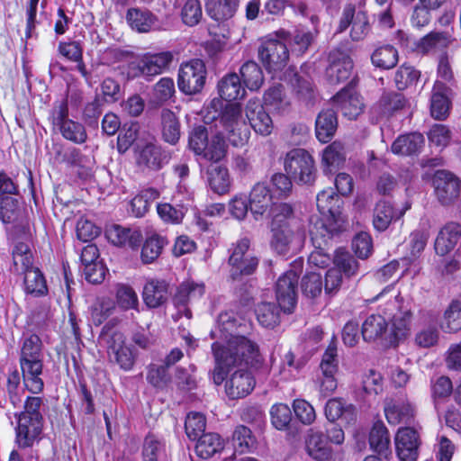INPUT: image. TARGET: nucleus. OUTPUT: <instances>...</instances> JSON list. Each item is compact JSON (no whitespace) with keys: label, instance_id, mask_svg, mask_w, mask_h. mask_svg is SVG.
<instances>
[{"label":"nucleus","instance_id":"6ab92c4d","mask_svg":"<svg viewBox=\"0 0 461 461\" xmlns=\"http://www.w3.org/2000/svg\"><path fill=\"white\" fill-rule=\"evenodd\" d=\"M343 220L330 219L321 215L312 217L309 233L313 246H327L334 233L342 228Z\"/></svg>","mask_w":461,"mask_h":461},{"label":"nucleus","instance_id":"ddd939ff","mask_svg":"<svg viewBox=\"0 0 461 461\" xmlns=\"http://www.w3.org/2000/svg\"><path fill=\"white\" fill-rule=\"evenodd\" d=\"M434 193L444 206L454 203L460 195L461 180L447 170H437L432 179Z\"/></svg>","mask_w":461,"mask_h":461},{"label":"nucleus","instance_id":"58836bf2","mask_svg":"<svg viewBox=\"0 0 461 461\" xmlns=\"http://www.w3.org/2000/svg\"><path fill=\"white\" fill-rule=\"evenodd\" d=\"M346 159L344 145L340 141H333L322 151L321 164L325 174H331L343 165Z\"/></svg>","mask_w":461,"mask_h":461},{"label":"nucleus","instance_id":"a18cd8bd","mask_svg":"<svg viewBox=\"0 0 461 461\" xmlns=\"http://www.w3.org/2000/svg\"><path fill=\"white\" fill-rule=\"evenodd\" d=\"M161 126L163 140L171 145L176 144L181 135L180 123L171 110L161 111Z\"/></svg>","mask_w":461,"mask_h":461},{"label":"nucleus","instance_id":"f257e3e1","mask_svg":"<svg viewBox=\"0 0 461 461\" xmlns=\"http://www.w3.org/2000/svg\"><path fill=\"white\" fill-rule=\"evenodd\" d=\"M242 328L233 312H222L211 332L212 337L217 339L212 345L215 360L212 379L216 385L223 383L231 366L242 362L255 366L263 360L258 345L240 334Z\"/></svg>","mask_w":461,"mask_h":461},{"label":"nucleus","instance_id":"423d86ee","mask_svg":"<svg viewBox=\"0 0 461 461\" xmlns=\"http://www.w3.org/2000/svg\"><path fill=\"white\" fill-rule=\"evenodd\" d=\"M284 167L287 175L297 183L312 184L315 180L314 159L304 149H293L288 151L285 158Z\"/></svg>","mask_w":461,"mask_h":461},{"label":"nucleus","instance_id":"393cba45","mask_svg":"<svg viewBox=\"0 0 461 461\" xmlns=\"http://www.w3.org/2000/svg\"><path fill=\"white\" fill-rule=\"evenodd\" d=\"M249 210L256 221L263 218L272 203V195L268 186L262 182L255 184L250 191Z\"/></svg>","mask_w":461,"mask_h":461},{"label":"nucleus","instance_id":"412c9836","mask_svg":"<svg viewBox=\"0 0 461 461\" xmlns=\"http://www.w3.org/2000/svg\"><path fill=\"white\" fill-rule=\"evenodd\" d=\"M333 102L342 115L349 120L357 119L365 107L363 98L352 86L341 89L334 95Z\"/></svg>","mask_w":461,"mask_h":461},{"label":"nucleus","instance_id":"f704fd0d","mask_svg":"<svg viewBox=\"0 0 461 461\" xmlns=\"http://www.w3.org/2000/svg\"><path fill=\"white\" fill-rule=\"evenodd\" d=\"M269 214L271 216V229L299 227L298 221L294 215V209L289 203H273Z\"/></svg>","mask_w":461,"mask_h":461},{"label":"nucleus","instance_id":"c756f323","mask_svg":"<svg viewBox=\"0 0 461 461\" xmlns=\"http://www.w3.org/2000/svg\"><path fill=\"white\" fill-rule=\"evenodd\" d=\"M317 208L320 213L330 219L343 220L341 206L343 201L333 188L329 187L321 191L316 197Z\"/></svg>","mask_w":461,"mask_h":461},{"label":"nucleus","instance_id":"7ed1b4c3","mask_svg":"<svg viewBox=\"0 0 461 461\" xmlns=\"http://www.w3.org/2000/svg\"><path fill=\"white\" fill-rule=\"evenodd\" d=\"M41 340L39 336L32 334L23 340L20 366L25 388L32 393H40L44 386L41 377L43 369V354Z\"/></svg>","mask_w":461,"mask_h":461},{"label":"nucleus","instance_id":"c9c22d12","mask_svg":"<svg viewBox=\"0 0 461 461\" xmlns=\"http://www.w3.org/2000/svg\"><path fill=\"white\" fill-rule=\"evenodd\" d=\"M337 114L332 109L322 110L317 116L315 122V132L317 139L327 143L333 137L337 131Z\"/></svg>","mask_w":461,"mask_h":461},{"label":"nucleus","instance_id":"bb28decb","mask_svg":"<svg viewBox=\"0 0 461 461\" xmlns=\"http://www.w3.org/2000/svg\"><path fill=\"white\" fill-rule=\"evenodd\" d=\"M420 314L426 325L416 333L415 343L424 348L433 347L439 339V331L437 328L438 316L429 311H421Z\"/></svg>","mask_w":461,"mask_h":461},{"label":"nucleus","instance_id":"ea45409f","mask_svg":"<svg viewBox=\"0 0 461 461\" xmlns=\"http://www.w3.org/2000/svg\"><path fill=\"white\" fill-rule=\"evenodd\" d=\"M310 20L314 26V32L298 29L294 32L293 36L290 34V37L286 41H289L291 45L292 53L297 56L303 54L308 50L318 32L316 26L319 23V17L315 14H312Z\"/></svg>","mask_w":461,"mask_h":461},{"label":"nucleus","instance_id":"a19ab883","mask_svg":"<svg viewBox=\"0 0 461 461\" xmlns=\"http://www.w3.org/2000/svg\"><path fill=\"white\" fill-rule=\"evenodd\" d=\"M130 27L138 32H149L157 22L156 16L146 9L130 8L126 14Z\"/></svg>","mask_w":461,"mask_h":461},{"label":"nucleus","instance_id":"bf43d9fd","mask_svg":"<svg viewBox=\"0 0 461 461\" xmlns=\"http://www.w3.org/2000/svg\"><path fill=\"white\" fill-rule=\"evenodd\" d=\"M225 154L226 143L224 136L221 132H219L208 140V145L205 147V150L201 152L199 156H202L207 160L218 162L225 157Z\"/></svg>","mask_w":461,"mask_h":461},{"label":"nucleus","instance_id":"9b49d317","mask_svg":"<svg viewBox=\"0 0 461 461\" xmlns=\"http://www.w3.org/2000/svg\"><path fill=\"white\" fill-rule=\"evenodd\" d=\"M206 74L205 65L201 59H192L182 64L177 79L179 90L190 95L199 93L205 84Z\"/></svg>","mask_w":461,"mask_h":461},{"label":"nucleus","instance_id":"49530a36","mask_svg":"<svg viewBox=\"0 0 461 461\" xmlns=\"http://www.w3.org/2000/svg\"><path fill=\"white\" fill-rule=\"evenodd\" d=\"M223 449V440L217 433H204L197 438L196 454L207 459Z\"/></svg>","mask_w":461,"mask_h":461},{"label":"nucleus","instance_id":"2f4dec72","mask_svg":"<svg viewBox=\"0 0 461 461\" xmlns=\"http://www.w3.org/2000/svg\"><path fill=\"white\" fill-rule=\"evenodd\" d=\"M105 233L109 241L117 246L128 245L134 248L139 246L142 240V235L139 230L117 224L107 228Z\"/></svg>","mask_w":461,"mask_h":461},{"label":"nucleus","instance_id":"2eb2a0df","mask_svg":"<svg viewBox=\"0 0 461 461\" xmlns=\"http://www.w3.org/2000/svg\"><path fill=\"white\" fill-rule=\"evenodd\" d=\"M107 353L112 362L125 370H131L135 363V354L131 346L125 343V337L120 331L113 332L106 340Z\"/></svg>","mask_w":461,"mask_h":461},{"label":"nucleus","instance_id":"4c0bfd02","mask_svg":"<svg viewBox=\"0 0 461 461\" xmlns=\"http://www.w3.org/2000/svg\"><path fill=\"white\" fill-rule=\"evenodd\" d=\"M409 208L410 206H407L404 210L396 212L391 203L380 201L376 203L374 211L373 224L375 229L378 231L385 230L392 221L400 219Z\"/></svg>","mask_w":461,"mask_h":461},{"label":"nucleus","instance_id":"8fccbe9b","mask_svg":"<svg viewBox=\"0 0 461 461\" xmlns=\"http://www.w3.org/2000/svg\"><path fill=\"white\" fill-rule=\"evenodd\" d=\"M398 50L392 45L381 46L371 56L372 64L381 69H391L398 63Z\"/></svg>","mask_w":461,"mask_h":461},{"label":"nucleus","instance_id":"0e129e2a","mask_svg":"<svg viewBox=\"0 0 461 461\" xmlns=\"http://www.w3.org/2000/svg\"><path fill=\"white\" fill-rule=\"evenodd\" d=\"M420 77V72L411 66L402 65L395 72L394 84L397 89L404 90L414 85Z\"/></svg>","mask_w":461,"mask_h":461},{"label":"nucleus","instance_id":"f03ea898","mask_svg":"<svg viewBox=\"0 0 461 461\" xmlns=\"http://www.w3.org/2000/svg\"><path fill=\"white\" fill-rule=\"evenodd\" d=\"M221 101L213 99L210 105L206 107L204 115L205 122L216 120L222 127L229 142L235 147L245 145L250 136L249 126L242 116L241 107L238 104H227L221 112L218 111L221 107Z\"/></svg>","mask_w":461,"mask_h":461},{"label":"nucleus","instance_id":"864d4df0","mask_svg":"<svg viewBox=\"0 0 461 461\" xmlns=\"http://www.w3.org/2000/svg\"><path fill=\"white\" fill-rule=\"evenodd\" d=\"M159 196L155 188H147L138 194L131 202V210L135 217H142L149 209L150 204Z\"/></svg>","mask_w":461,"mask_h":461},{"label":"nucleus","instance_id":"5fc2aeb1","mask_svg":"<svg viewBox=\"0 0 461 461\" xmlns=\"http://www.w3.org/2000/svg\"><path fill=\"white\" fill-rule=\"evenodd\" d=\"M280 309L274 303H261L257 305L255 313L260 325L274 328L279 323Z\"/></svg>","mask_w":461,"mask_h":461},{"label":"nucleus","instance_id":"9d476101","mask_svg":"<svg viewBox=\"0 0 461 461\" xmlns=\"http://www.w3.org/2000/svg\"><path fill=\"white\" fill-rule=\"evenodd\" d=\"M263 360L255 366L245 364L244 362L238 364L235 366H231L230 371L237 368L226 381L225 392L230 400H238L249 395L255 387V379L251 373L248 370V367L258 368L261 366Z\"/></svg>","mask_w":461,"mask_h":461},{"label":"nucleus","instance_id":"13d9d810","mask_svg":"<svg viewBox=\"0 0 461 461\" xmlns=\"http://www.w3.org/2000/svg\"><path fill=\"white\" fill-rule=\"evenodd\" d=\"M234 447L240 453L249 452L256 447V438L252 431L244 425L237 426L232 434Z\"/></svg>","mask_w":461,"mask_h":461},{"label":"nucleus","instance_id":"3c124183","mask_svg":"<svg viewBox=\"0 0 461 461\" xmlns=\"http://www.w3.org/2000/svg\"><path fill=\"white\" fill-rule=\"evenodd\" d=\"M23 275L25 292L27 294L35 297L43 296L48 294L46 279L38 267L27 270Z\"/></svg>","mask_w":461,"mask_h":461},{"label":"nucleus","instance_id":"09e8293b","mask_svg":"<svg viewBox=\"0 0 461 461\" xmlns=\"http://www.w3.org/2000/svg\"><path fill=\"white\" fill-rule=\"evenodd\" d=\"M175 93L174 80L167 77H162L153 86L149 103L153 106H160L169 101L174 96Z\"/></svg>","mask_w":461,"mask_h":461},{"label":"nucleus","instance_id":"774afa93","mask_svg":"<svg viewBox=\"0 0 461 461\" xmlns=\"http://www.w3.org/2000/svg\"><path fill=\"white\" fill-rule=\"evenodd\" d=\"M444 328L449 332H456L461 330V302L453 301L445 312Z\"/></svg>","mask_w":461,"mask_h":461},{"label":"nucleus","instance_id":"4468645a","mask_svg":"<svg viewBox=\"0 0 461 461\" xmlns=\"http://www.w3.org/2000/svg\"><path fill=\"white\" fill-rule=\"evenodd\" d=\"M271 247L279 255L296 253L303 247L304 231L296 228L271 229Z\"/></svg>","mask_w":461,"mask_h":461},{"label":"nucleus","instance_id":"1a4fd4ad","mask_svg":"<svg viewBox=\"0 0 461 461\" xmlns=\"http://www.w3.org/2000/svg\"><path fill=\"white\" fill-rule=\"evenodd\" d=\"M333 262L335 267L325 275L324 289L327 294L336 292L342 283V272L348 277L353 276L358 270L357 261L343 249L336 250Z\"/></svg>","mask_w":461,"mask_h":461},{"label":"nucleus","instance_id":"f8f14e48","mask_svg":"<svg viewBox=\"0 0 461 461\" xmlns=\"http://www.w3.org/2000/svg\"><path fill=\"white\" fill-rule=\"evenodd\" d=\"M229 263L232 267V276L251 275L258 265V259L250 249V241L247 238L240 239L233 244Z\"/></svg>","mask_w":461,"mask_h":461},{"label":"nucleus","instance_id":"20e7f679","mask_svg":"<svg viewBox=\"0 0 461 461\" xmlns=\"http://www.w3.org/2000/svg\"><path fill=\"white\" fill-rule=\"evenodd\" d=\"M379 311L391 321V344L396 345L406 339L411 332L412 312L403 306L400 294L390 295L384 305L379 306Z\"/></svg>","mask_w":461,"mask_h":461},{"label":"nucleus","instance_id":"69168bd1","mask_svg":"<svg viewBox=\"0 0 461 461\" xmlns=\"http://www.w3.org/2000/svg\"><path fill=\"white\" fill-rule=\"evenodd\" d=\"M116 302L118 306L124 311L131 309L139 311L138 295L130 285H119L117 286Z\"/></svg>","mask_w":461,"mask_h":461},{"label":"nucleus","instance_id":"b1692460","mask_svg":"<svg viewBox=\"0 0 461 461\" xmlns=\"http://www.w3.org/2000/svg\"><path fill=\"white\" fill-rule=\"evenodd\" d=\"M461 238V225L450 221L445 224L438 231L434 249L437 255L444 257L449 254L456 246Z\"/></svg>","mask_w":461,"mask_h":461},{"label":"nucleus","instance_id":"aec40b11","mask_svg":"<svg viewBox=\"0 0 461 461\" xmlns=\"http://www.w3.org/2000/svg\"><path fill=\"white\" fill-rule=\"evenodd\" d=\"M351 23V39L356 41L364 40L370 31L368 17L364 12L356 14L355 6L349 4L343 9L339 22V32L345 31Z\"/></svg>","mask_w":461,"mask_h":461},{"label":"nucleus","instance_id":"e2e57ef3","mask_svg":"<svg viewBox=\"0 0 461 461\" xmlns=\"http://www.w3.org/2000/svg\"><path fill=\"white\" fill-rule=\"evenodd\" d=\"M206 420L201 412H189L185 422V429L187 437L191 440H196L204 434Z\"/></svg>","mask_w":461,"mask_h":461},{"label":"nucleus","instance_id":"f3484780","mask_svg":"<svg viewBox=\"0 0 461 461\" xmlns=\"http://www.w3.org/2000/svg\"><path fill=\"white\" fill-rule=\"evenodd\" d=\"M394 444L400 461H417L420 438L415 429L409 427L399 429L394 438Z\"/></svg>","mask_w":461,"mask_h":461},{"label":"nucleus","instance_id":"de8ad7c7","mask_svg":"<svg viewBox=\"0 0 461 461\" xmlns=\"http://www.w3.org/2000/svg\"><path fill=\"white\" fill-rule=\"evenodd\" d=\"M265 104L279 114L289 111L290 101L284 94V87L281 84L269 87L264 95Z\"/></svg>","mask_w":461,"mask_h":461},{"label":"nucleus","instance_id":"a211bd4d","mask_svg":"<svg viewBox=\"0 0 461 461\" xmlns=\"http://www.w3.org/2000/svg\"><path fill=\"white\" fill-rule=\"evenodd\" d=\"M329 61L326 76L330 85L343 83L350 77L353 61L348 53L339 50H332L330 53Z\"/></svg>","mask_w":461,"mask_h":461},{"label":"nucleus","instance_id":"cd10ccee","mask_svg":"<svg viewBox=\"0 0 461 461\" xmlns=\"http://www.w3.org/2000/svg\"><path fill=\"white\" fill-rule=\"evenodd\" d=\"M307 454L316 461H329L332 456V448L327 438L321 431L310 429L305 437Z\"/></svg>","mask_w":461,"mask_h":461},{"label":"nucleus","instance_id":"7c9ffc66","mask_svg":"<svg viewBox=\"0 0 461 461\" xmlns=\"http://www.w3.org/2000/svg\"><path fill=\"white\" fill-rule=\"evenodd\" d=\"M451 90L449 86L441 80H437L434 84L430 100V113L432 117L437 120L445 119L449 112Z\"/></svg>","mask_w":461,"mask_h":461},{"label":"nucleus","instance_id":"dca6fc26","mask_svg":"<svg viewBox=\"0 0 461 461\" xmlns=\"http://www.w3.org/2000/svg\"><path fill=\"white\" fill-rule=\"evenodd\" d=\"M299 275L289 270L281 276L276 285V300L284 312H290L297 302V285Z\"/></svg>","mask_w":461,"mask_h":461},{"label":"nucleus","instance_id":"6e6552de","mask_svg":"<svg viewBox=\"0 0 461 461\" xmlns=\"http://www.w3.org/2000/svg\"><path fill=\"white\" fill-rule=\"evenodd\" d=\"M39 405H24L25 411L18 417L16 442L20 447H31L42 429V416Z\"/></svg>","mask_w":461,"mask_h":461},{"label":"nucleus","instance_id":"e433bc0d","mask_svg":"<svg viewBox=\"0 0 461 461\" xmlns=\"http://www.w3.org/2000/svg\"><path fill=\"white\" fill-rule=\"evenodd\" d=\"M383 391V377L380 373L369 370L363 375L362 387L356 393L357 401L371 402Z\"/></svg>","mask_w":461,"mask_h":461},{"label":"nucleus","instance_id":"603ef678","mask_svg":"<svg viewBox=\"0 0 461 461\" xmlns=\"http://www.w3.org/2000/svg\"><path fill=\"white\" fill-rule=\"evenodd\" d=\"M14 268L17 273L24 274L27 270L34 269L32 255L29 245L17 242L13 249Z\"/></svg>","mask_w":461,"mask_h":461},{"label":"nucleus","instance_id":"052dcab7","mask_svg":"<svg viewBox=\"0 0 461 461\" xmlns=\"http://www.w3.org/2000/svg\"><path fill=\"white\" fill-rule=\"evenodd\" d=\"M325 415L331 421L349 424L356 419L354 405H325Z\"/></svg>","mask_w":461,"mask_h":461},{"label":"nucleus","instance_id":"37998d69","mask_svg":"<svg viewBox=\"0 0 461 461\" xmlns=\"http://www.w3.org/2000/svg\"><path fill=\"white\" fill-rule=\"evenodd\" d=\"M220 96L226 101H234L245 95L239 76L235 73L225 76L218 84Z\"/></svg>","mask_w":461,"mask_h":461},{"label":"nucleus","instance_id":"5701e85b","mask_svg":"<svg viewBox=\"0 0 461 461\" xmlns=\"http://www.w3.org/2000/svg\"><path fill=\"white\" fill-rule=\"evenodd\" d=\"M137 153L138 164L153 170L160 169L171 158L168 151L152 141L138 146Z\"/></svg>","mask_w":461,"mask_h":461},{"label":"nucleus","instance_id":"a878e982","mask_svg":"<svg viewBox=\"0 0 461 461\" xmlns=\"http://www.w3.org/2000/svg\"><path fill=\"white\" fill-rule=\"evenodd\" d=\"M451 42L452 37L447 32L432 31L417 41L415 50L423 55H434L447 49Z\"/></svg>","mask_w":461,"mask_h":461},{"label":"nucleus","instance_id":"c03bdc74","mask_svg":"<svg viewBox=\"0 0 461 461\" xmlns=\"http://www.w3.org/2000/svg\"><path fill=\"white\" fill-rule=\"evenodd\" d=\"M238 7V0H209L206 11L216 22H223L231 18Z\"/></svg>","mask_w":461,"mask_h":461},{"label":"nucleus","instance_id":"680f3d73","mask_svg":"<svg viewBox=\"0 0 461 461\" xmlns=\"http://www.w3.org/2000/svg\"><path fill=\"white\" fill-rule=\"evenodd\" d=\"M384 413L389 423H411L414 417L411 405H386Z\"/></svg>","mask_w":461,"mask_h":461},{"label":"nucleus","instance_id":"473e14b6","mask_svg":"<svg viewBox=\"0 0 461 461\" xmlns=\"http://www.w3.org/2000/svg\"><path fill=\"white\" fill-rule=\"evenodd\" d=\"M368 442L371 449L378 455L387 457L391 455V440L389 431L384 422L375 421L369 432Z\"/></svg>","mask_w":461,"mask_h":461},{"label":"nucleus","instance_id":"c85d7f7f","mask_svg":"<svg viewBox=\"0 0 461 461\" xmlns=\"http://www.w3.org/2000/svg\"><path fill=\"white\" fill-rule=\"evenodd\" d=\"M168 284L164 280H149L142 291V300L149 309L162 306L168 299Z\"/></svg>","mask_w":461,"mask_h":461},{"label":"nucleus","instance_id":"4be33fe9","mask_svg":"<svg viewBox=\"0 0 461 461\" xmlns=\"http://www.w3.org/2000/svg\"><path fill=\"white\" fill-rule=\"evenodd\" d=\"M172 61L173 55L170 51L146 54L138 61L137 68L142 77L150 80L167 70Z\"/></svg>","mask_w":461,"mask_h":461},{"label":"nucleus","instance_id":"79ce46f5","mask_svg":"<svg viewBox=\"0 0 461 461\" xmlns=\"http://www.w3.org/2000/svg\"><path fill=\"white\" fill-rule=\"evenodd\" d=\"M386 316L380 311L368 316L362 325V336L366 341H374L381 338L387 330Z\"/></svg>","mask_w":461,"mask_h":461},{"label":"nucleus","instance_id":"39448f33","mask_svg":"<svg viewBox=\"0 0 461 461\" xmlns=\"http://www.w3.org/2000/svg\"><path fill=\"white\" fill-rule=\"evenodd\" d=\"M276 37L265 40L258 51L260 61L269 72L282 70L286 66L289 59L286 41L290 37V32L285 30H279L276 32Z\"/></svg>","mask_w":461,"mask_h":461},{"label":"nucleus","instance_id":"72a5a7b5","mask_svg":"<svg viewBox=\"0 0 461 461\" xmlns=\"http://www.w3.org/2000/svg\"><path fill=\"white\" fill-rule=\"evenodd\" d=\"M424 145V137L418 132L400 135L392 144L393 153L401 156H413L420 153Z\"/></svg>","mask_w":461,"mask_h":461},{"label":"nucleus","instance_id":"6e6d98bb","mask_svg":"<svg viewBox=\"0 0 461 461\" xmlns=\"http://www.w3.org/2000/svg\"><path fill=\"white\" fill-rule=\"evenodd\" d=\"M208 182L211 189L219 194H226L230 185L228 169L215 166L208 171Z\"/></svg>","mask_w":461,"mask_h":461},{"label":"nucleus","instance_id":"0eeeda50","mask_svg":"<svg viewBox=\"0 0 461 461\" xmlns=\"http://www.w3.org/2000/svg\"><path fill=\"white\" fill-rule=\"evenodd\" d=\"M52 123L68 140L77 144L86 142L87 134L85 126L68 118V100L56 104L51 113Z\"/></svg>","mask_w":461,"mask_h":461},{"label":"nucleus","instance_id":"4d7b16f0","mask_svg":"<svg viewBox=\"0 0 461 461\" xmlns=\"http://www.w3.org/2000/svg\"><path fill=\"white\" fill-rule=\"evenodd\" d=\"M244 85L250 90H258L264 82L260 67L254 61H247L240 68Z\"/></svg>","mask_w":461,"mask_h":461},{"label":"nucleus","instance_id":"338daca9","mask_svg":"<svg viewBox=\"0 0 461 461\" xmlns=\"http://www.w3.org/2000/svg\"><path fill=\"white\" fill-rule=\"evenodd\" d=\"M196 367L191 364L188 367H178L176 372L175 381L178 389L191 391L196 388L197 380L195 376Z\"/></svg>","mask_w":461,"mask_h":461}]
</instances>
